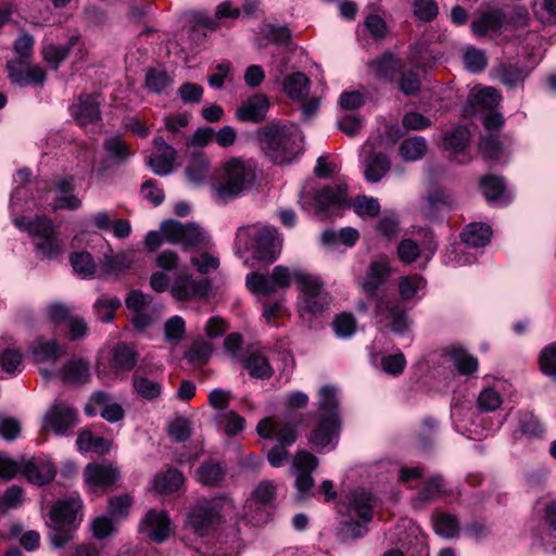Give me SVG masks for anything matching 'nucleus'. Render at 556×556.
Segmentation results:
<instances>
[{"label":"nucleus","instance_id":"nucleus-5","mask_svg":"<svg viewBox=\"0 0 556 556\" xmlns=\"http://www.w3.org/2000/svg\"><path fill=\"white\" fill-rule=\"evenodd\" d=\"M235 510L233 501L227 496L202 500L189 509L186 525L198 536H206L231 520Z\"/></svg>","mask_w":556,"mask_h":556},{"label":"nucleus","instance_id":"nucleus-14","mask_svg":"<svg viewBox=\"0 0 556 556\" xmlns=\"http://www.w3.org/2000/svg\"><path fill=\"white\" fill-rule=\"evenodd\" d=\"M298 268L275 266L270 275L253 271L247 276L248 289L257 296H269L278 289L290 287L295 277Z\"/></svg>","mask_w":556,"mask_h":556},{"label":"nucleus","instance_id":"nucleus-26","mask_svg":"<svg viewBox=\"0 0 556 556\" xmlns=\"http://www.w3.org/2000/svg\"><path fill=\"white\" fill-rule=\"evenodd\" d=\"M12 84L20 87L42 85L46 80L45 71L40 66H27L26 61L12 60L7 64Z\"/></svg>","mask_w":556,"mask_h":556},{"label":"nucleus","instance_id":"nucleus-53","mask_svg":"<svg viewBox=\"0 0 556 556\" xmlns=\"http://www.w3.org/2000/svg\"><path fill=\"white\" fill-rule=\"evenodd\" d=\"M379 467L390 473L396 475L397 481L404 484L419 480L424 473V469L419 466L406 467L381 462L379 463Z\"/></svg>","mask_w":556,"mask_h":556},{"label":"nucleus","instance_id":"nucleus-6","mask_svg":"<svg viewBox=\"0 0 556 556\" xmlns=\"http://www.w3.org/2000/svg\"><path fill=\"white\" fill-rule=\"evenodd\" d=\"M282 240L276 228L253 225L240 227L236 233L235 249L240 257L253 248V257L260 262L273 263L280 254Z\"/></svg>","mask_w":556,"mask_h":556},{"label":"nucleus","instance_id":"nucleus-11","mask_svg":"<svg viewBox=\"0 0 556 556\" xmlns=\"http://www.w3.org/2000/svg\"><path fill=\"white\" fill-rule=\"evenodd\" d=\"M525 52L528 58V64L520 67L515 64L501 65L497 68V77L505 86L509 88L522 85L532 70L539 64L543 56V40L536 33H529L526 37Z\"/></svg>","mask_w":556,"mask_h":556},{"label":"nucleus","instance_id":"nucleus-49","mask_svg":"<svg viewBox=\"0 0 556 556\" xmlns=\"http://www.w3.org/2000/svg\"><path fill=\"white\" fill-rule=\"evenodd\" d=\"M184 476L176 469H167L154 477L153 488L157 493L170 494L184 484Z\"/></svg>","mask_w":556,"mask_h":556},{"label":"nucleus","instance_id":"nucleus-64","mask_svg":"<svg viewBox=\"0 0 556 556\" xmlns=\"http://www.w3.org/2000/svg\"><path fill=\"white\" fill-rule=\"evenodd\" d=\"M542 372L556 379V341L547 344L539 356Z\"/></svg>","mask_w":556,"mask_h":556},{"label":"nucleus","instance_id":"nucleus-51","mask_svg":"<svg viewBox=\"0 0 556 556\" xmlns=\"http://www.w3.org/2000/svg\"><path fill=\"white\" fill-rule=\"evenodd\" d=\"M428 150L427 141L424 137L416 136L405 139L399 149L400 155L404 161L416 162L424 157Z\"/></svg>","mask_w":556,"mask_h":556},{"label":"nucleus","instance_id":"nucleus-47","mask_svg":"<svg viewBox=\"0 0 556 556\" xmlns=\"http://www.w3.org/2000/svg\"><path fill=\"white\" fill-rule=\"evenodd\" d=\"M469 136V130L463 126L448 129L443 137V147L452 154H460L468 146Z\"/></svg>","mask_w":556,"mask_h":556},{"label":"nucleus","instance_id":"nucleus-22","mask_svg":"<svg viewBox=\"0 0 556 556\" xmlns=\"http://www.w3.org/2000/svg\"><path fill=\"white\" fill-rule=\"evenodd\" d=\"M40 374L47 379L59 377L64 383L80 386L90 379V363L85 358L75 357L58 371L42 368Z\"/></svg>","mask_w":556,"mask_h":556},{"label":"nucleus","instance_id":"nucleus-19","mask_svg":"<svg viewBox=\"0 0 556 556\" xmlns=\"http://www.w3.org/2000/svg\"><path fill=\"white\" fill-rule=\"evenodd\" d=\"M241 16V9L231 0H224L215 8L214 14L207 12H197L193 15V22L197 26L208 30L216 31L223 26H227L228 22L235 21Z\"/></svg>","mask_w":556,"mask_h":556},{"label":"nucleus","instance_id":"nucleus-20","mask_svg":"<svg viewBox=\"0 0 556 556\" xmlns=\"http://www.w3.org/2000/svg\"><path fill=\"white\" fill-rule=\"evenodd\" d=\"M318 466V459L306 451H300L292 460V472L295 476V486L298 496L301 500L306 498L314 485L312 471Z\"/></svg>","mask_w":556,"mask_h":556},{"label":"nucleus","instance_id":"nucleus-43","mask_svg":"<svg viewBox=\"0 0 556 556\" xmlns=\"http://www.w3.org/2000/svg\"><path fill=\"white\" fill-rule=\"evenodd\" d=\"M480 255L464 243H458L446 250L444 264L453 267L471 265L477 262Z\"/></svg>","mask_w":556,"mask_h":556},{"label":"nucleus","instance_id":"nucleus-60","mask_svg":"<svg viewBox=\"0 0 556 556\" xmlns=\"http://www.w3.org/2000/svg\"><path fill=\"white\" fill-rule=\"evenodd\" d=\"M215 419L218 427L229 437L236 435L244 426V419L233 410L217 413Z\"/></svg>","mask_w":556,"mask_h":556},{"label":"nucleus","instance_id":"nucleus-2","mask_svg":"<svg viewBox=\"0 0 556 556\" xmlns=\"http://www.w3.org/2000/svg\"><path fill=\"white\" fill-rule=\"evenodd\" d=\"M262 151L277 165L298 160L303 152V135L293 124H270L257 132Z\"/></svg>","mask_w":556,"mask_h":556},{"label":"nucleus","instance_id":"nucleus-17","mask_svg":"<svg viewBox=\"0 0 556 556\" xmlns=\"http://www.w3.org/2000/svg\"><path fill=\"white\" fill-rule=\"evenodd\" d=\"M211 290L210 279L194 278L187 273L178 274L169 288L172 296L180 302L205 300L208 298Z\"/></svg>","mask_w":556,"mask_h":556},{"label":"nucleus","instance_id":"nucleus-25","mask_svg":"<svg viewBox=\"0 0 556 556\" xmlns=\"http://www.w3.org/2000/svg\"><path fill=\"white\" fill-rule=\"evenodd\" d=\"M119 478V472L111 464H88L84 470V479L90 491H105Z\"/></svg>","mask_w":556,"mask_h":556},{"label":"nucleus","instance_id":"nucleus-58","mask_svg":"<svg viewBox=\"0 0 556 556\" xmlns=\"http://www.w3.org/2000/svg\"><path fill=\"white\" fill-rule=\"evenodd\" d=\"M213 346L204 340H197L185 353V358L193 366H203L212 355Z\"/></svg>","mask_w":556,"mask_h":556},{"label":"nucleus","instance_id":"nucleus-44","mask_svg":"<svg viewBox=\"0 0 556 556\" xmlns=\"http://www.w3.org/2000/svg\"><path fill=\"white\" fill-rule=\"evenodd\" d=\"M447 355L460 375H470L478 370V359L462 346H451Z\"/></svg>","mask_w":556,"mask_h":556},{"label":"nucleus","instance_id":"nucleus-16","mask_svg":"<svg viewBox=\"0 0 556 556\" xmlns=\"http://www.w3.org/2000/svg\"><path fill=\"white\" fill-rule=\"evenodd\" d=\"M126 307L131 312V321L136 329L146 330L161 315L162 306L153 303L150 294L132 290L125 299Z\"/></svg>","mask_w":556,"mask_h":556},{"label":"nucleus","instance_id":"nucleus-45","mask_svg":"<svg viewBox=\"0 0 556 556\" xmlns=\"http://www.w3.org/2000/svg\"><path fill=\"white\" fill-rule=\"evenodd\" d=\"M218 551H214L211 556H235L239 553L241 548V538L240 532L237 526H229V531L227 533L218 534Z\"/></svg>","mask_w":556,"mask_h":556},{"label":"nucleus","instance_id":"nucleus-39","mask_svg":"<svg viewBox=\"0 0 556 556\" xmlns=\"http://www.w3.org/2000/svg\"><path fill=\"white\" fill-rule=\"evenodd\" d=\"M480 188L489 203L506 205L511 200L506 192L505 182L502 177L494 175L484 176L481 179Z\"/></svg>","mask_w":556,"mask_h":556},{"label":"nucleus","instance_id":"nucleus-9","mask_svg":"<svg viewBox=\"0 0 556 556\" xmlns=\"http://www.w3.org/2000/svg\"><path fill=\"white\" fill-rule=\"evenodd\" d=\"M83 520V501L77 493H73L54 503L50 510V527L54 533L51 541L55 547H62L72 538Z\"/></svg>","mask_w":556,"mask_h":556},{"label":"nucleus","instance_id":"nucleus-28","mask_svg":"<svg viewBox=\"0 0 556 556\" xmlns=\"http://www.w3.org/2000/svg\"><path fill=\"white\" fill-rule=\"evenodd\" d=\"M506 23V14L500 8H489L480 13L471 23V30L477 37H484L490 33H498Z\"/></svg>","mask_w":556,"mask_h":556},{"label":"nucleus","instance_id":"nucleus-52","mask_svg":"<svg viewBox=\"0 0 556 556\" xmlns=\"http://www.w3.org/2000/svg\"><path fill=\"white\" fill-rule=\"evenodd\" d=\"M210 174V162L203 153L191 155L190 163L186 167V175L190 182L194 185L202 184Z\"/></svg>","mask_w":556,"mask_h":556},{"label":"nucleus","instance_id":"nucleus-12","mask_svg":"<svg viewBox=\"0 0 556 556\" xmlns=\"http://www.w3.org/2000/svg\"><path fill=\"white\" fill-rule=\"evenodd\" d=\"M346 191L348 188L345 185H337L333 188H320L313 194L303 191L300 194L299 202L304 211L316 215H323L331 210L346 205Z\"/></svg>","mask_w":556,"mask_h":556},{"label":"nucleus","instance_id":"nucleus-37","mask_svg":"<svg viewBox=\"0 0 556 556\" xmlns=\"http://www.w3.org/2000/svg\"><path fill=\"white\" fill-rule=\"evenodd\" d=\"M269 101L264 94H255L237 110V117L243 122H261L265 118Z\"/></svg>","mask_w":556,"mask_h":556},{"label":"nucleus","instance_id":"nucleus-29","mask_svg":"<svg viewBox=\"0 0 556 556\" xmlns=\"http://www.w3.org/2000/svg\"><path fill=\"white\" fill-rule=\"evenodd\" d=\"M399 301L406 303H417L427 293V280L418 274L401 276L396 282Z\"/></svg>","mask_w":556,"mask_h":556},{"label":"nucleus","instance_id":"nucleus-3","mask_svg":"<svg viewBox=\"0 0 556 556\" xmlns=\"http://www.w3.org/2000/svg\"><path fill=\"white\" fill-rule=\"evenodd\" d=\"M317 425L309 435V442L319 450H333L339 441L341 420L336 388L324 386L319 390Z\"/></svg>","mask_w":556,"mask_h":556},{"label":"nucleus","instance_id":"nucleus-31","mask_svg":"<svg viewBox=\"0 0 556 556\" xmlns=\"http://www.w3.org/2000/svg\"><path fill=\"white\" fill-rule=\"evenodd\" d=\"M140 529L142 532L147 533L151 540L163 542L170 533L169 517L166 511L151 509L142 520Z\"/></svg>","mask_w":556,"mask_h":556},{"label":"nucleus","instance_id":"nucleus-13","mask_svg":"<svg viewBox=\"0 0 556 556\" xmlns=\"http://www.w3.org/2000/svg\"><path fill=\"white\" fill-rule=\"evenodd\" d=\"M293 282L301 292L302 309L317 314L329 304V294L324 290V282L318 276L298 268Z\"/></svg>","mask_w":556,"mask_h":556},{"label":"nucleus","instance_id":"nucleus-18","mask_svg":"<svg viewBox=\"0 0 556 556\" xmlns=\"http://www.w3.org/2000/svg\"><path fill=\"white\" fill-rule=\"evenodd\" d=\"M78 424V413L70 404L55 401L42 419V427L56 435H68Z\"/></svg>","mask_w":556,"mask_h":556},{"label":"nucleus","instance_id":"nucleus-46","mask_svg":"<svg viewBox=\"0 0 556 556\" xmlns=\"http://www.w3.org/2000/svg\"><path fill=\"white\" fill-rule=\"evenodd\" d=\"M137 363V352L132 345L117 343L112 349V366L117 370H131Z\"/></svg>","mask_w":556,"mask_h":556},{"label":"nucleus","instance_id":"nucleus-41","mask_svg":"<svg viewBox=\"0 0 556 556\" xmlns=\"http://www.w3.org/2000/svg\"><path fill=\"white\" fill-rule=\"evenodd\" d=\"M210 237L207 236V243L205 247L194 248L198 250L190 258L191 265L201 275H207L212 271L217 270L219 267V256L208 250Z\"/></svg>","mask_w":556,"mask_h":556},{"label":"nucleus","instance_id":"nucleus-32","mask_svg":"<svg viewBox=\"0 0 556 556\" xmlns=\"http://www.w3.org/2000/svg\"><path fill=\"white\" fill-rule=\"evenodd\" d=\"M448 492V485L444 478L440 475L430 477L424 486L416 493L413 498V505L417 509L424 508L426 505L443 498Z\"/></svg>","mask_w":556,"mask_h":556},{"label":"nucleus","instance_id":"nucleus-30","mask_svg":"<svg viewBox=\"0 0 556 556\" xmlns=\"http://www.w3.org/2000/svg\"><path fill=\"white\" fill-rule=\"evenodd\" d=\"M369 362L378 370L389 375L399 376L406 367V358L402 352L384 354L376 351V343L369 349Z\"/></svg>","mask_w":556,"mask_h":556},{"label":"nucleus","instance_id":"nucleus-50","mask_svg":"<svg viewBox=\"0 0 556 556\" xmlns=\"http://www.w3.org/2000/svg\"><path fill=\"white\" fill-rule=\"evenodd\" d=\"M244 368L250 376L266 379L271 377L274 370L269 365L268 357L263 352H253L244 359Z\"/></svg>","mask_w":556,"mask_h":556},{"label":"nucleus","instance_id":"nucleus-35","mask_svg":"<svg viewBox=\"0 0 556 556\" xmlns=\"http://www.w3.org/2000/svg\"><path fill=\"white\" fill-rule=\"evenodd\" d=\"M492 235V228L488 224L471 223L463 230L460 238L462 243L481 255L482 250L490 243Z\"/></svg>","mask_w":556,"mask_h":556},{"label":"nucleus","instance_id":"nucleus-1","mask_svg":"<svg viewBox=\"0 0 556 556\" xmlns=\"http://www.w3.org/2000/svg\"><path fill=\"white\" fill-rule=\"evenodd\" d=\"M392 274V266L387 257L370 262L362 281V288L368 294L369 306L376 323L396 334L408 332L412 320L397 296L388 292H378Z\"/></svg>","mask_w":556,"mask_h":556},{"label":"nucleus","instance_id":"nucleus-54","mask_svg":"<svg viewBox=\"0 0 556 556\" xmlns=\"http://www.w3.org/2000/svg\"><path fill=\"white\" fill-rule=\"evenodd\" d=\"M435 533L444 539H452L458 534L459 523L455 516L439 513L433 517Z\"/></svg>","mask_w":556,"mask_h":556},{"label":"nucleus","instance_id":"nucleus-24","mask_svg":"<svg viewBox=\"0 0 556 556\" xmlns=\"http://www.w3.org/2000/svg\"><path fill=\"white\" fill-rule=\"evenodd\" d=\"M70 112L81 127L96 125L101 121L100 103L93 94L79 96L70 106Z\"/></svg>","mask_w":556,"mask_h":556},{"label":"nucleus","instance_id":"nucleus-10","mask_svg":"<svg viewBox=\"0 0 556 556\" xmlns=\"http://www.w3.org/2000/svg\"><path fill=\"white\" fill-rule=\"evenodd\" d=\"M255 164L251 161L231 159L223 166L220 182L215 187L216 197L228 201L242 194L255 181Z\"/></svg>","mask_w":556,"mask_h":556},{"label":"nucleus","instance_id":"nucleus-48","mask_svg":"<svg viewBox=\"0 0 556 556\" xmlns=\"http://www.w3.org/2000/svg\"><path fill=\"white\" fill-rule=\"evenodd\" d=\"M78 42L77 37H72L66 45L45 42L42 47L43 60L52 67L58 68L60 63L68 55L70 48Z\"/></svg>","mask_w":556,"mask_h":556},{"label":"nucleus","instance_id":"nucleus-42","mask_svg":"<svg viewBox=\"0 0 556 556\" xmlns=\"http://www.w3.org/2000/svg\"><path fill=\"white\" fill-rule=\"evenodd\" d=\"M91 402L101 408L100 415L109 422H117L124 418V409L117 403H112L110 395L104 391H96L91 395Z\"/></svg>","mask_w":556,"mask_h":556},{"label":"nucleus","instance_id":"nucleus-8","mask_svg":"<svg viewBox=\"0 0 556 556\" xmlns=\"http://www.w3.org/2000/svg\"><path fill=\"white\" fill-rule=\"evenodd\" d=\"M164 241L180 244L184 250H193L206 245L207 232L198 224L168 219L162 223L160 231H149L144 238L146 245L152 251Z\"/></svg>","mask_w":556,"mask_h":556},{"label":"nucleus","instance_id":"nucleus-27","mask_svg":"<svg viewBox=\"0 0 556 556\" xmlns=\"http://www.w3.org/2000/svg\"><path fill=\"white\" fill-rule=\"evenodd\" d=\"M153 143L155 153L149 157L151 169L159 176L169 175L174 169L176 150L161 137L154 138Z\"/></svg>","mask_w":556,"mask_h":556},{"label":"nucleus","instance_id":"nucleus-33","mask_svg":"<svg viewBox=\"0 0 556 556\" xmlns=\"http://www.w3.org/2000/svg\"><path fill=\"white\" fill-rule=\"evenodd\" d=\"M51 192H53L51 203L53 211H75L81 205L80 199L74 193L73 179L71 177L59 179Z\"/></svg>","mask_w":556,"mask_h":556},{"label":"nucleus","instance_id":"nucleus-61","mask_svg":"<svg viewBox=\"0 0 556 556\" xmlns=\"http://www.w3.org/2000/svg\"><path fill=\"white\" fill-rule=\"evenodd\" d=\"M170 83V77L163 70L150 68L146 73L144 87L151 93H162Z\"/></svg>","mask_w":556,"mask_h":556},{"label":"nucleus","instance_id":"nucleus-23","mask_svg":"<svg viewBox=\"0 0 556 556\" xmlns=\"http://www.w3.org/2000/svg\"><path fill=\"white\" fill-rule=\"evenodd\" d=\"M484 387L478 396V407L483 412H494L503 403V393L509 387L508 382L502 378L485 376L483 378Z\"/></svg>","mask_w":556,"mask_h":556},{"label":"nucleus","instance_id":"nucleus-56","mask_svg":"<svg viewBox=\"0 0 556 556\" xmlns=\"http://www.w3.org/2000/svg\"><path fill=\"white\" fill-rule=\"evenodd\" d=\"M470 99L482 109H493L500 104L502 96L494 87H479L472 89Z\"/></svg>","mask_w":556,"mask_h":556},{"label":"nucleus","instance_id":"nucleus-4","mask_svg":"<svg viewBox=\"0 0 556 556\" xmlns=\"http://www.w3.org/2000/svg\"><path fill=\"white\" fill-rule=\"evenodd\" d=\"M377 498L365 489H355L344 495L339 511L345 517L341 531L345 538H362L374 516Z\"/></svg>","mask_w":556,"mask_h":556},{"label":"nucleus","instance_id":"nucleus-38","mask_svg":"<svg viewBox=\"0 0 556 556\" xmlns=\"http://www.w3.org/2000/svg\"><path fill=\"white\" fill-rule=\"evenodd\" d=\"M55 467L45 459H31L24 465L23 473L27 480L37 485L49 483L55 476Z\"/></svg>","mask_w":556,"mask_h":556},{"label":"nucleus","instance_id":"nucleus-55","mask_svg":"<svg viewBox=\"0 0 556 556\" xmlns=\"http://www.w3.org/2000/svg\"><path fill=\"white\" fill-rule=\"evenodd\" d=\"M132 387L139 396L148 401L155 400L162 392V387L157 381L139 374L134 375Z\"/></svg>","mask_w":556,"mask_h":556},{"label":"nucleus","instance_id":"nucleus-57","mask_svg":"<svg viewBox=\"0 0 556 556\" xmlns=\"http://www.w3.org/2000/svg\"><path fill=\"white\" fill-rule=\"evenodd\" d=\"M73 270L83 278H91L97 271V265L88 252H75L70 257Z\"/></svg>","mask_w":556,"mask_h":556},{"label":"nucleus","instance_id":"nucleus-40","mask_svg":"<svg viewBox=\"0 0 556 556\" xmlns=\"http://www.w3.org/2000/svg\"><path fill=\"white\" fill-rule=\"evenodd\" d=\"M309 89L311 80L301 72L287 75L282 81V91L295 102L305 100Z\"/></svg>","mask_w":556,"mask_h":556},{"label":"nucleus","instance_id":"nucleus-15","mask_svg":"<svg viewBox=\"0 0 556 556\" xmlns=\"http://www.w3.org/2000/svg\"><path fill=\"white\" fill-rule=\"evenodd\" d=\"M300 422V415L294 413L282 417H266L258 422L256 431L262 438H275L283 445H291L296 440V429Z\"/></svg>","mask_w":556,"mask_h":556},{"label":"nucleus","instance_id":"nucleus-62","mask_svg":"<svg viewBox=\"0 0 556 556\" xmlns=\"http://www.w3.org/2000/svg\"><path fill=\"white\" fill-rule=\"evenodd\" d=\"M103 147L109 156L116 162H124L132 155L127 143L118 136L106 138Z\"/></svg>","mask_w":556,"mask_h":556},{"label":"nucleus","instance_id":"nucleus-34","mask_svg":"<svg viewBox=\"0 0 556 556\" xmlns=\"http://www.w3.org/2000/svg\"><path fill=\"white\" fill-rule=\"evenodd\" d=\"M437 249L435 241H429L420 247L412 239H404L397 245V256L405 264H412L419 257L427 264L435 254Z\"/></svg>","mask_w":556,"mask_h":556},{"label":"nucleus","instance_id":"nucleus-7","mask_svg":"<svg viewBox=\"0 0 556 556\" xmlns=\"http://www.w3.org/2000/svg\"><path fill=\"white\" fill-rule=\"evenodd\" d=\"M13 224L26 232L34 244L36 256L40 260H56L64 253L61 238L55 233V226L47 216H36L27 220L25 217H14Z\"/></svg>","mask_w":556,"mask_h":556},{"label":"nucleus","instance_id":"nucleus-36","mask_svg":"<svg viewBox=\"0 0 556 556\" xmlns=\"http://www.w3.org/2000/svg\"><path fill=\"white\" fill-rule=\"evenodd\" d=\"M65 353V350L54 339L38 338L30 349V355L35 363L54 364Z\"/></svg>","mask_w":556,"mask_h":556},{"label":"nucleus","instance_id":"nucleus-21","mask_svg":"<svg viewBox=\"0 0 556 556\" xmlns=\"http://www.w3.org/2000/svg\"><path fill=\"white\" fill-rule=\"evenodd\" d=\"M361 164L364 177L370 184L379 182L391 168V161L388 155L381 151H376L369 141L363 149Z\"/></svg>","mask_w":556,"mask_h":556},{"label":"nucleus","instance_id":"nucleus-63","mask_svg":"<svg viewBox=\"0 0 556 556\" xmlns=\"http://www.w3.org/2000/svg\"><path fill=\"white\" fill-rule=\"evenodd\" d=\"M185 332L186 323L181 316H172L164 324V340L170 344H179Z\"/></svg>","mask_w":556,"mask_h":556},{"label":"nucleus","instance_id":"nucleus-59","mask_svg":"<svg viewBox=\"0 0 556 556\" xmlns=\"http://www.w3.org/2000/svg\"><path fill=\"white\" fill-rule=\"evenodd\" d=\"M358 238V231L352 227L342 228L339 232L326 230L321 235L325 244L342 243L348 248L355 245Z\"/></svg>","mask_w":556,"mask_h":556}]
</instances>
